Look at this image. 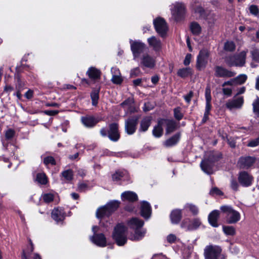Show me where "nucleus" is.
Returning <instances> with one entry per match:
<instances>
[{
	"label": "nucleus",
	"instance_id": "nucleus-1",
	"mask_svg": "<svg viewBox=\"0 0 259 259\" xmlns=\"http://www.w3.org/2000/svg\"><path fill=\"white\" fill-rule=\"evenodd\" d=\"M119 202L113 200L109 202L105 206L100 207L96 211V217L100 220L101 226L109 228L112 223V221L109 219V216L119 206Z\"/></svg>",
	"mask_w": 259,
	"mask_h": 259
},
{
	"label": "nucleus",
	"instance_id": "nucleus-2",
	"mask_svg": "<svg viewBox=\"0 0 259 259\" xmlns=\"http://www.w3.org/2000/svg\"><path fill=\"white\" fill-rule=\"evenodd\" d=\"M144 222L137 218H133L127 222L128 227L134 231V233L131 234L129 239L132 241H137L142 240L146 233L147 230L143 228Z\"/></svg>",
	"mask_w": 259,
	"mask_h": 259
},
{
	"label": "nucleus",
	"instance_id": "nucleus-3",
	"mask_svg": "<svg viewBox=\"0 0 259 259\" xmlns=\"http://www.w3.org/2000/svg\"><path fill=\"white\" fill-rule=\"evenodd\" d=\"M127 229L122 224H118L114 228L112 234L113 239L118 246H123L127 242Z\"/></svg>",
	"mask_w": 259,
	"mask_h": 259
},
{
	"label": "nucleus",
	"instance_id": "nucleus-4",
	"mask_svg": "<svg viewBox=\"0 0 259 259\" xmlns=\"http://www.w3.org/2000/svg\"><path fill=\"white\" fill-rule=\"evenodd\" d=\"M222 249L220 246L207 245L204 249L205 259H226V256L222 253Z\"/></svg>",
	"mask_w": 259,
	"mask_h": 259
},
{
	"label": "nucleus",
	"instance_id": "nucleus-5",
	"mask_svg": "<svg viewBox=\"0 0 259 259\" xmlns=\"http://www.w3.org/2000/svg\"><path fill=\"white\" fill-rule=\"evenodd\" d=\"M247 50H243L239 53L228 57L226 62L229 66L243 67L246 63Z\"/></svg>",
	"mask_w": 259,
	"mask_h": 259
},
{
	"label": "nucleus",
	"instance_id": "nucleus-6",
	"mask_svg": "<svg viewBox=\"0 0 259 259\" xmlns=\"http://www.w3.org/2000/svg\"><path fill=\"white\" fill-rule=\"evenodd\" d=\"M170 12L172 18L177 22L183 20L186 14V7L185 4L176 2L171 6Z\"/></svg>",
	"mask_w": 259,
	"mask_h": 259
},
{
	"label": "nucleus",
	"instance_id": "nucleus-7",
	"mask_svg": "<svg viewBox=\"0 0 259 259\" xmlns=\"http://www.w3.org/2000/svg\"><path fill=\"white\" fill-rule=\"evenodd\" d=\"M130 44L134 60L139 61L140 58L144 54V52L147 49L146 44L141 40H133L132 39L130 40Z\"/></svg>",
	"mask_w": 259,
	"mask_h": 259
},
{
	"label": "nucleus",
	"instance_id": "nucleus-8",
	"mask_svg": "<svg viewBox=\"0 0 259 259\" xmlns=\"http://www.w3.org/2000/svg\"><path fill=\"white\" fill-rule=\"evenodd\" d=\"M220 209L226 214V221L228 224H235L241 219L240 213L231 206L223 205L221 206Z\"/></svg>",
	"mask_w": 259,
	"mask_h": 259
},
{
	"label": "nucleus",
	"instance_id": "nucleus-9",
	"mask_svg": "<svg viewBox=\"0 0 259 259\" xmlns=\"http://www.w3.org/2000/svg\"><path fill=\"white\" fill-rule=\"evenodd\" d=\"M100 228L96 226L92 227L93 236L90 237V241L98 246L103 247L107 245V240L105 235L103 233H98Z\"/></svg>",
	"mask_w": 259,
	"mask_h": 259
},
{
	"label": "nucleus",
	"instance_id": "nucleus-10",
	"mask_svg": "<svg viewBox=\"0 0 259 259\" xmlns=\"http://www.w3.org/2000/svg\"><path fill=\"white\" fill-rule=\"evenodd\" d=\"M153 24L157 33L162 37L166 36L168 26L164 19L159 17L154 20Z\"/></svg>",
	"mask_w": 259,
	"mask_h": 259
},
{
	"label": "nucleus",
	"instance_id": "nucleus-11",
	"mask_svg": "<svg viewBox=\"0 0 259 259\" xmlns=\"http://www.w3.org/2000/svg\"><path fill=\"white\" fill-rule=\"evenodd\" d=\"M209 53L207 50L202 49L200 52L197 57L196 68L200 70L204 69L209 60Z\"/></svg>",
	"mask_w": 259,
	"mask_h": 259
},
{
	"label": "nucleus",
	"instance_id": "nucleus-12",
	"mask_svg": "<svg viewBox=\"0 0 259 259\" xmlns=\"http://www.w3.org/2000/svg\"><path fill=\"white\" fill-rule=\"evenodd\" d=\"M214 71V76L217 77L229 78L233 77L236 74L235 72L229 70L221 66H215Z\"/></svg>",
	"mask_w": 259,
	"mask_h": 259
},
{
	"label": "nucleus",
	"instance_id": "nucleus-13",
	"mask_svg": "<svg viewBox=\"0 0 259 259\" xmlns=\"http://www.w3.org/2000/svg\"><path fill=\"white\" fill-rule=\"evenodd\" d=\"M140 65L141 66L145 67L152 68L155 66V60L154 58L152 57L148 53H145L140 58Z\"/></svg>",
	"mask_w": 259,
	"mask_h": 259
},
{
	"label": "nucleus",
	"instance_id": "nucleus-14",
	"mask_svg": "<svg viewBox=\"0 0 259 259\" xmlns=\"http://www.w3.org/2000/svg\"><path fill=\"white\" fill-rule=\"evenodd\" d=\"M244 103V98L243 97H234L232 99L228 100L226 106L229 110L233 109H240Z\"/></svg>",
	"mask_w": 259,
	"mask_h": 259
},
{
	"label": "nucleus",
	"instance_id": "nucleus-15",
	"mask_svg": "<svg viewBox=\"0 0 259 259\" xmlns=\"http://www.w3.org/2000/svg\"><path fill=\"white\" fill-rule=\"evenodd\" d=\"M138 120V117L134 116L129 118L125 121V130L127 134L132 135L135 132Z\"/></svg>",
	"mask_w": 259,
	"mask_h": 259
},
{
	"label": "nucleus",
	"instance_id": "nucleus-16",
	"mask_svg": "<svg viewBox=\"0 0 259 259\" xmlns=\"http://www.w3.org/2000/svg\"><path fill=\"white\" fill-rule=\"evenodd\" d=\"M201 221L199 219H194L190 221L188 219L184 220L181 224V227L187 230H194L197 229L201 225Z\"/></svg>",
	"mask_w": 259,
	"mask_h": 259
},
{
	"label": "nucleus",
	"instance_id": "nucleus-17",
	"mask_svg": "<svg viewBox=\"0 0 259 259\" xmlns=\"http://www.w3.org/2000/svg\"><path fill=\"white\" fill-rule=\"evenodd\" d=\"M255 158L251 156L241 157L238 161V165L243 169H247L255 162Z\"/></svg>",
	"mask_w": 259,
	"mask_h": 259
},
{
	"label": "nucleus",
	"instance_id": "nucleus-18",
	"mask_svg": "<svg viewBox=\"0 0 259 259\" xmlns=\"http://www.w3.org/2000/svg\"><path fill=\"white\" fill-rule=\"evenodd\" d=\"M149 46L155 52H159L162 49V43L161 40L155 36H152L147 39Z\"/></svg>",
	"mask_w": 259,
	"mask_h": 259
},
{
	"label": "nucleus",
	"instance_id": "nucleus-19",
	"mask_svg": "<svg viewBox=\"0 0 259 259\" xmlns=\"http://www.w3.org/2000/svg\"><path fill=\"white\" fill-rule=\"evenodd\" d=\"M238 181L243 187H248L252 184V177L246 171H242L239 174Z\"/></svg>",
	"mask_w": 259,
	"mask_h": 259
},
{
	"label": "nucleus",
	"instance_id": "nucleus-20",
	"mask_svg": "<svg viewBox=\"0 0 259 259\" xmlns=\"http://www.w3.org/2000/svg\"><path fill=\"white\" fill-rule=\"evenodd\" d=\"M82 123L88 128H92L95 126L99 121V120L91 115H86L81 118Z\"/></svg>",
	"mask_w": 259,
	"mask_h": 259
},
{
	"label": "nucleus",
	"instance_id": "nucleus-21",
	"mask_svg": "<svg viewBox=\"0 0 259 259\" xmlns=\"http://www.w3.org/2000/svg\"><path fill=\"white\" fill-rule=\"evenodd\" d=\"M112 180L114 182L119 181H128L130 177L128 174L126 170L116 171L112 176Z\"/></svg>",
	"mask_w": 259,
	"mask_h": 259
},
{
	"label": "nucleus",
	"instance_id": "nucleus-22",
	"mask_svg": "<svg viewBox=\"0 0 259 259\" xmlns=\"http://www.w3.org/2000/svg\"><path fill=\"white\" fill-rule=\"evenodd\" d=\"M140 213L145 219H148L151 214V207L150 204L146 201L141 202Z\"/></svg>",
	"mask_w": 259,
	"mask_h": 259
},
{
	"label": "nucleus",
	"instance_id": "nucleus-23",
	"mask_svg": "<svg viewBox=\"0 0 259 259\" xmlns=\"http://www.w3.org/2000/svg\"><path fill=\"white\" fill-rule=\"evenodd\" d=\"M33 245L30 240V246L27 250L23 251L22 259H41L40 255L36 253L30 254L33 251Z\"/></svg>",
	"mask_w": 259,
	"mask_h": 259
},
{
	"label": "nucleus",
	"instance_id": "nucleus-24",
	"mask_svg": "<svg viewBox=\"0 0 259 259\" xmlns=\"http://www.w3.org/2000/svg\"><path fill=\"white\" fill-rule=\"evenodd\" d=\"M108 137L111 141L114 142L118 141L119 139L120 135L118 125L116 123H112L110 125Z\"/></svg>",
	"mask_w": 259,
	"mask_h": 259
},
{
	"label": "nucleus",
	"instance_id": "nucleus-25",
	"mask_svg": "<svg viewBox=\"0 0 259 259\" xmlns=\"http://www.w3.org/2000/svg\"><path fill=\"white\" fill-rule=\"evenodd\" d=\"M160 123L166 127V133L168 134L174 132L176 128V124L173 120L161 119Z\"/></svg>",
	"mask_w": 259,
	"mask_h": 259
},
{
	"label": "nucleus",
	"instance_id": "nucleus-26",
	"mask_svg": "<svg viewBox=\"0 0 259 259\" xmlns=\"http://www.w3.org/2000/svg\"><path fill=\"white\" fill-rule=\"evenodd\" d=\"M111 71L112 73V82L116 84H121L123 81V79L119 69L116 67H112Z\"/></svg>",
	"mask_w": 259,
	"mask_h": 259
},
{
	"label": "nucleus",
	"instance_id": "nucleus-27",
	"mask_svg": "<svg viewBox=\"0 0 259 259\" xmlns=\"http://www.w3.org/2000/svg\"><path fill=\"white\" fill-rule=\"evenodd\" d=\"M52 218L57 223L61 222L65 218V212L62 208H57L53 210Z\"/></svg>",
	"mask_w": 259,
	"mask_h": 259
},
{
	"label": "nucleus",
	"instance_id": "nucleus-28",
	"mask_svg": "<svg viewBox=\"0 0 259 259\" xmlns=\"http://www.w3.org/2000/svg\"><path fill=\"white\" fill-rule=\"evenodd\" d=\"M219 216L220 211L218 210H214L209 213L208 217V220L209 223L211 226L213 227H218L219 226L218 220Z\"/></svg>",
	"mask_w": 259,
	"mask_h": 259
},
{
	"label": "nucleus",
	"instance_id": "nucleus-29",
	"mask_svg": "<svg viewBox=\"0 0 259 259\" xmlns=\"http://www.w3.org/2000/svg\"><path fill=\"white\" fill-rule=\"evenodd\" d=\"M121 199L123 201L134 202L138 200V195L133 191H125L121 195Z\"/></svg>",
	"mask_w": 259,
	"mask_h": 259
},
{
	"label": "nucleus",
	"instance_id": "nucleus-30",
	"mask_svg": "<svg viewBox=\"0 0 259 259\" xmlns=\"http://www.w3.org/2000/svg\"><path fill=\"white\" fill-rule=\"evenodd\" d=\"M87 74L91 79L96 81L100 79L101 72L100 70L97 68L91 67L87 71Z\"/></svg>",
	"mask_w": 259,
	"mask_h": 259
},
{
	"label": "nucleus",
	"instance_id": "nucleus-31",
	"mask_svg": "<svg viewBox=\"0 0 259 259\" xmlns=\"http://www.w3.org/2000/svg\"><path fill=\"white\" fill-rule=\"evenodd\" d=\"M180 137V134L177 133L164 141L163 144L165 147H171L175 146L179 142Z\"/></svg>",
	"mask_w": 259,
	"mask_h": 259
},
{
	"label": "nucleus",
	"instance_id": "nucleus-32",
	"mask_svg": "<svg viewBox=\"0 0 259 259\" xmlns=\"http://www.w3.org/2000/svg\"><path fill=\"white\" fill-rule=\"evenodd\" d=\"M200 166L205 173L208 175L212 173V163L209 160H203L200 163Z\"/></svg>",
	"mask_w": 259,
	"mask_h": 259
},
{
	"label": "nucleus",
	"instance_id": "nucleus-33",
	"mask_svg": "<svg viewBox=\"0 0 259 259\" xmlns=\"http://www.w3.org/2000/svg\"><path fill=\"white\" fill-rule=\"evenodd\" d=\"M182 218V210L180 209H175L170 214V220L172 224H178Z\"/></svg>",
	"mask_w": 259,
	"mask_h": 259
},
{
	"label": "nucleus",
	"instance_id": "nucleus-34",
	"mask_svg": "<svg viewBox=\"0 0 259 259\" xmlns=\"http://www.w3.org/2000/svg\"><path fill=\"white\" fill-rule=\"evenodd\" d=\"M151 121V117H146L144 118L141 121L139 131L144 132H146L150 125Z\"/></svg>",
	"mask_w": 259,
	"mask_h": 259
},
{
	"label": "nucleus",
	"instance_id": "nucleus-35",
	"mask_svg": "<svg viewBox=\"0 0 259 259\" xmlns=\"http://www.w3.org/2000/svg\"><path fill=\"white\" fill-rule=\"evenodd\" d=\"M163 126L160 123V119L158 120L157 125H156L152 131L153 136L156 138L160 137L163 134Z\"/></svg>",
	"mask_w": 259,
	"mask_h": 259
},
{
	"label": "nucleus",
	"instance_id": "nucleus-36",
	"mask_svg": "<svg viewBox=\"0 0 259 259\" xmlns=\"http://www.w3.org/2000/svg\"><path fill=\"white\" fill-rule=\"evenodd\" d=\"M193 73L192 70L190 67L183 68L178 70L177 74L182 78L191 76Z\"/></svg>",
	"mask_w": 259,
	"mask_h": 259
},
{
	"label": "nucleus",
	"instance_id": "nucleus-37",
	"mask_svg": "<svg viewBox=\"0 0 259 259\" xmlns=\"http://www.w3.org/2000/svg\"><path fill=\"white\" fill-rule=\"evenodd\" d=\"M41 158L47 167H48L49 165H54L56 164V161L52 156L42 155Z\"/></svg>",
	"mask_w": 259,
	"mask_h": 259
},
{
	"label": "nucleus",
	"instance_id": "nucleus-38",
	"mask_svg": "<svg viewBox=\"0 0 259 259\" xmlns=\"http://www.w3.org/2000/svg\"><path fill=\"white\" fill-rule=\"evenodd\" d=\"M190 29L194 35H199L201 31V27L200 25L195 22H192L190 25Z\"/></svg>",
	"mask_w": 259,
	"mask_h": 259
},
{
	"label": "nucleus",
	"instance_id": "nucleus-39",
	"mask_svg": "<svg viewBox=\"0 0 259 259\" xmlns=\"http://www.w3.org/2000/svg\"><path fill=\"white\" fill-rule=\"evenodd\" d=\"M62 177L64 179L63 180L66 182H70L73 178V171L71 169L64 170L61 173Z\"/></svg>",
	"mask_w": 259,
	"mask_h": 259
},
{
	"label": "nucleus",
	"instance_id": "nucleus-40",
	"mask_svg": "<svg viewBox=\"0 0 259 259\" xmlns=\"http://www.w3.org/2000/svg\"><path fill=\"white\" fill-rule=\"evenodd\" d=\"M250 55L253 61L259 62V49L254 47L250 51Z\"/></svg>",
	"mask_w": 259,
	"mask_h": 259
},
{
	"label": "nucleus",
	"instance_id": "nucleus-41",
	"mask_svg": "<svg viewBox=\"0 0 259 259\" xmlns=\"http://www.w3.org/2000/svg\"><path fill=\"white\" fill-rule=\"evenodd\" d=\"M211 109V103H206L205 112L203 117L202 119V122L205 123L208 119V116L210 114V111Z\"/></svg>",
	"mask_w": 259,
	"mask_h": 259
},
{
	"label": "nucleus",
	"instance_id": "nucleus-42",
	"mask_svg": "<svg viewBox=\"0 0 259 259\" xmlns=\"http://www.w3.org/2000/svg\"><path fill=\"white\" fill-rule=\"evenodd\" d=\"M36 180L38 183L41 185H45L48 182L46 175L44 173L37 174Z\"/></svg>",
	"mask_w": 259,
	"mask_h": 259
},
{
	"label": "nucleus",
	"instance_id": "nucleus-43",
	"mask_svg": "<svg viewBox=\"0 0 259 259\" xmlns=\"http://www.w3.org/2000/svg\"><path fill=\"white\" fill-rule=\"evenodd\" d=\"M247 76L246 74H242L234 78V80L236 84H242L247 80Z\"/></svg>",
	"mask_w": 259,
	"mask_h": 259
},
{
	"label": "nucleus",
	"instance_id": "nucleus-44",
	"mask_svg": "<svg viewBox=\"0 0 259 259\" xmlns=\"http://www.w3.org/2000/svg\"><path fill=\"white\" fill-rule=\"evenodd\" d=\"M184 208L191 211L193 214H197L198 213V207L192 204H186Z\"/></svg>",
	"mask_w": 259,
	"mask_h": 259
},
{
	"label": "nucleus",
	"instance_id": "nucleus-45",
	"mask_svg": "<svg viewBox=\"0 0 259 259\" xmlns=\"http://www.w3.org/2000/svg\"><path fill=\"white\" fill-rule=\"evenodd\" d=\"M41 198L46 203H50L52 202L54 198V195L51 193H45L41 195Z\"/></svg>",
	"mask_w": 259,
	"mask_h": 259
},
{
	"label": "nucleus",
	"instance_id": "nucleus-46",
	"mask_svg": "<svg viewBox=\"0 0 259 259\" xmlns=\"http://www.w3.org/2000/svg\"><path fill=\"white\" fill-rule=\"evenodd\" d=\"M223 230L227 235L233 236L235 234V229L233 226H223Z\"/></svg>",
	"mask_w": 259,
	"mask_h": 259
},
{
	"label": "nucleus",
	"instance_id": "nucleus-47",
	"mask_svg": "<svg viewBox=\"0 0 259 259\" xmlns=\"http://www.w3.org/2000/svg\"><path fill=\"white\" fill-rule=\"evenodd\" d=\"M91 97L93 105L96 106L98 103V100L99 99V90L93 91L91 93Z\"/></svg>",
	"mask_w": 259,
	"mask_h": 259
},
{
	"label": "nucleus",
	"instance_id": "nucleus-48",
	"mask_svg": "<svg viewBox=\"0 0 259 259\" xmlns=\"http://www.w3.org/2000/svg\"><path fill=\"white\" fill-rule=\"evenodd\" d=\"M133 99L128 98L127 100H125L121 105L123 107L129 109L131 111H133V110L131 108L133 107Z\"/></svg>",
	"mask_w": 259,
	"mask_h": 259
},
{
	"label": "nucleus",
	"instance_id": "nucleus-49",
	"mask_svg": "<svg viewBox=\"0 0 259 259\" xmlns=\"http://www.w3.org/2000/svg\"><path fill=\"white\" fill-rule=\"evenodd\" d=\"M224 49L226 51L232 52L235 49V45L233 41H227L225 44Z\"/></svg>",
	"mask_w": 259,
	"mask_h": 259
},
{
	"label": "nucleus",
	"instance_id": "nucleus-50",
	"mask_svg": "<svg viewBox=\"0 0 259 259\" xmlns=\"http://www.w3.org/2000/svg\"><path fill=\"white\" fill-rule=\"evenodd\" d=\"M195 13H197L199 15V17L201 18H205L206 12L201 6H198L194 9Z\"/></svg>",
	"mask_w": 259,
	"mask_h": 259
},
{
	"label": "nucleus",
	"instance_id": "nucleus-51",
	"mask_svg": "<svg viewBox=\"0 0 259 259\" xmlns=\"http://www.w3.org/2000/svg\"><path fill=\"white\" fill-rule=\"evenodd\" d=\"M253 111L254 113H259V98L256 97L252 103Z\"/></svg>",
	"mask_w": 259,
	"mask_h": 259
},
{
	"label": "nucleus",
	"instance_id": "nucleus-52",
	"mask_svg": "<svg viewBox=\"0 0 259 259\" xmlns=\"http://www.w3.org/2000/svg\"><path fill=\"white\" fill-rule=\"evenodd\" d=\"M204 19H206L209 23H213L215 20V16L213 13H209L208 15H206V13L205 15V18Z\"/></svg>",
	"mask_w": 259,
	"mask_h": 259
},
{
	"label": "nucleus",
	"instance_id": "nucleus-53",
	"mask_svg": "<svg viewBox=\"0 0 259 259\" xmlns=\"http://www.w3.org/2000/svg\"><path fill=\"white\" fill-rule=\"evenodd\" d=\"M249 9L250 13L251 14L254 15L255 16H258L259 10H258L257 6H256V5H251L249 7Z\"/></svg>",
	"mask_w": 259,
	"mask_h": 259
},
{
	"label": "nucleus",
	"instance_id": "nucleus-54",
	"mask_svg": "<svg viewBox=\"0 0 259 259\" xmlns=\"http://www.w3.org/2000/svg\"><path fill=\"white\" fill-rule=\"evenodd\" d=\"M174 116L178 120H181L183 118V115L181 111L180 107L174 109Z\"/></svg>",
	"mask_w": 259,
	"mask_h": 259
},
{
	"label": "nucleus",
	"instance_id": "nucleus-55",
	"mask_svg": "<svg viewBox=\"0 0 259 259\" xmlns=\"http://www.w3.org/2000/svg\"><path fill=\"white\" fill-rule=\"evenodd\" d=\"M259 145V137L250 140L247 146L249 147H255Z\"/></svg>",
	"mask_w": 259,
	"mask_h": 259
},
{
	"label": "nucleus",
	"instance_id": "nucleus-56",
	"mask_svg": "<svg viewBox=\"0 0 259 259\" xmlns=\"http://www.w3.org/2000/svg\"><path fill=\"white\" fill-rule=\"evenodd\" d=\"M210 90L209 88H206L205 89V97L206 100V103H210L211 100V97L210 94Z\"/></svg>",
	"mask_w": 259,
	"mask_h": 259
},
{
	"label": "nucleus",
	"instance_id": "nucleus-57",
	"mask_svg": "<svg viewBox=\"0 0 259 259\" xmlns=\"http://www.w3.org/2000/svg\"><path fill=\"white\" fill-rule=\"evenodd\" d=\"M166 240L169 243H174L177 241L178 239L175 235L170 234L167 236Z\"/></svg>",
	"mask_w": 259,
	"mask_h": 259
},
{
	"label": "nucleus",
	"instance_id": "nucleus-58",
	"mask_svg": "<svg viewBox=\"0 0 259 259\" xmlns=\"http://www.w3.org/2000/svg\"><path fill=\"white\" fill-rule=\"evenodd\" d=\"M140 73L141 71L140 68L139 67H136L131 70L130 75L132 77H135L140 75Z\"/></svg>",
	"mask_w": 259,
	"mask_h": 259
},
{
	"label": "nucleus",
	"instance_id": "nucleus-59",
	"mask_svg": "<svg viewBox=\"0 0 259 259\" xmlns=\"http://www.w3.org/2000/svg\"><path fill=\"white\" fill-rule=\"evenodd\" d=\"M210 193L212 195L215 194L217 195H222L223 194V192L217 187L212 188L210 191Z\"/></svg>",
	"mask_w": 259,
	"mask_h": 259
},
{
	"label": "nucleus",
	"instance_id": "nucleus-60",
	"mask_svg": "<svg viewBox=\"0 0 259 259\" xmlns=\"http://www.w3.org/2000/svg\"><path fill=\"white\" fill-rule=\"evenodd\" d=\"M14 134L15 132L13 130L9 129L6 132V138L7 139H10L13 137Z\"/></svg>",
	"mask_w": 259,
	"mask_h": 259
},
{
	"label": "nucleus",
	"instance_id": "nucleus-61",
	"mask_svg": "<svg viewBox=\"0 0 259 259\" xmlns=\"http://www.w3.org/2000/svg\"><path fill=\"white\" fill-rule=\"evenodd\" d=\"M238 184L235 180L232 179L231 181V188L237 191L238 188Z\"/></svg>",
	"mask_w": 259,
	"mask_h": 259
},
{
	"label": "nucleus",
	"instance_id": "nucleus-62",
	"mask_svg": "<svg viewBox=\"0 0 259 259\" xmlns=\"http://www.w3.org/2000/svg\"><path fill=\"white\" fill-rule=\"evenodd\" d=\"M193 96V93L192 91H190L187 95L184 96V99L187 103H190L191 98Z\"/></svg>",
	"mask_w": 259,
	"mask_h": 259
},
{
	"label": "nucleus",
	"instance_id": "nucleus-63",
	"mask_svg": "<svg viewBox=\"0 0 259 259\" xmlns=\"http://www.w3.org/2000/svg\"><path fill=\"white\" fill-rule=\"evenodd\" d=\"M191 57L192 56L190 54H188L186 55L184 61V64L185 65L187 66L189 65L191 62Z\"/></svg>",
	"mask_w": 259,
	"mask_h": 259
},
{
	"label": "nucleus",
	"instance_id": "nucleus-64",
	"mask_svg": "<svg viewBox=\"0 0 259 259\" xmlns=\"http://www.w3.org/2000/svg\"><path fill=\"white\" fill-rule=\"evenodd\" d=\"M236 85V83H235V81L234 80V78H233V79H231L230 80L225 81L222 84V87H225L226 85L233 86V85Z\"/></svg>",
	"mask_w": 259,
	"mask_h": 259
}]
</instances>
